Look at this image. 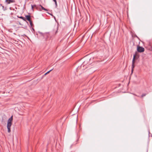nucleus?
Returning <instances> with one entry per match:
<instances>
[{
  "mask_svg": "<svg viewBox=\"0 0 152 152\" xmlns=\"http://www.w3.org/2000/svg\"><path fill=\"white\" fill-rule=\"evenodd\" d=\"M90 59L86 60L84 61L80 66H79L77 68V71L81 73L87 67L86 65L88 64V61Z\"/></svg>",
  "mask_w": 152,
  "mask_h": 152,
  "instance_id": "nucleus-1",
  "label": "nucleus"
},
{
  "mask_svg": "<svg viewBox=\"0 0 152 152\" xmlns=\"http://www.w3.org/2000/svg\"><path fill=\"white\" fill-rule=\"evenodd\" d=\"M39 33L43 37L45 41H47L48 40V39L50 37V34L49 32L45 33L44 34L41 32H39Z\"/></svg>",
  "mask_w": 152,
  "mask_h": 152,
  "instance_id": "nucleus-2",
  "label": "nucleus"
},
{
  "mask_svg": "<svg viewBox=\"0 0 152 152\" xmlns=\"http://www.w3.org/2000/svg\"><path fill=\"white\" fill-rule=\"evenodd\" d=\"M136 53H137L136 52ZM136 53L134 55L132 61V73L133 71V69L134 68V63H135V60L136 58Z\"/></svg>",
  "mask_w": 152,
  "mask_h": 152,
  "instance_id": "nucleus-3",
  "label": "nucleus"
},
{
  "mask_svg": "<svg viewBox=\"0 0 152 152\" xmlns=\"http://www.w3.org/2000/svg\"><path fill=\"white\" fill-rule=\"evenodd\" d=\"M137 52L139 53H142L144 52L145 49L142 47L137 46Z\"/></svg>",
  "mask_w": 152,
  "mask_h": 152,
  "instance_id": "nucleus-4",
  "label": "nucleus"
},
{
  "mask_svg": "<svg viewBox=\"0 0 152 152\" xmlns=\"http://www.w3.org/2000/svg\"><path fill=\"white\" fill-rule=\"evenodd\" d=\"M12 125V122H7V127L8 132H10L11 131L10 127Z\"/></svg>",
  "mask_w": 152,
  "mask_h": 152,
  "instance_id": "nucleus-5",
  "label": "nucleus"
},
{
  "mask_svg": "<svg viewBox=\"0 0 152 152\" xmlns=\"http://www.w3.org/2000/svg\"><path fill=\"white\" fill-rule=\"evenodd\" d=\"M15 0H5V2H6L7 4H8L11 3L15 2Z\"/></svg>",
  "mask_w": 152,
  "mask_h": 152,
  "instance_id": "nucleus-6",
  "label": "nucleus"
},
{
  "mask_svg": "<svg viewBox=\"0 0 152 152\" xmlns=\"http://www.w3.org/2000/svg\"><path fill=\"white\" fill-rule=\"evenodd\" d=\"M26 20H28L29 22L31 21V15H28L25 16Z\"/></svg>",
  "mask_w": 152,
  "mask_h": 152,
  "instance_id": "nucleus-7",
  "label": "nucleus"
},
{
  "mask_svg": "<svg viewBox=\"0 0 152 152\" xmlns=\"http://www.w3.org/2000/svg\"><path fill=\"white\" fill-rule=\"evenodd\" d=\"M12 117H13V116L12 115L9 119L7 122H12V121L13 120Z\"/></svg>",
  "mask_w": 152,
  "mask_h": 152,
  "instance_id": "nucleus-8",
  "label": "nucleus"
},
{
  "mask_svg": "<svg viewBox=\"0 0 152 152\" xmlns=\"http://www.w3.org/2000/svg\"><path fill=\"white\" fill-rule=\"evenodd\" d=\"M18 17L20 18V19H22V20H23L25 21H26V19L25 18L23 17V16H20V17H19L18 16Z\"/></svg>",
  "mask_w": 152,
  "mask_h": 152,
  "instance_id": "nucleus-9",
  "label": "nucleus"
},
{
  "mask_svg": "<svg viewBox=\"0 0 152 152\" xmlns=\"http://www.w3.org/2000/svg\"><path fill=\"white\" fill-rule=\"evenodd\" d=\"M39 6L41 7L42 10H43L45 11H48V10L47 9H46V8L44 7L41 5H40Z\"/></svg>",
  "mask_w": 152,
  "mask_h": 152,
  "instance_id": "nucleus-10",
  "label": "nucleus"
},
{
  "mask_svg": "<svg viewBox=\"0 0 152 152\" xmlns=\"http://www.w3.org/2000/svg\"><path fill=\"white\" fill-rule=\"evenodd\" d=\"M29 22H30V28H31V27L32 28L33 26L34 25L33 24V23H32V22L31 21H29Z\"/></svg>",
  "mask_w": 152,
  "mask_h": 152,
  "instance_id": "nucleus-11",
  "label": "nucleus"
},
{
  "mask_svg": "<svg viewBox=\"0 0 152 152\" xmlns=\"http://www.w3.org/2000/svg\"><path fill=\"white\" fill-rule=\"evenodd\" d=\"M53 70V69H52L51 70H49V71H48V72H46L45 73V74L44 75V76H45V75H46L47 74H48L49 73V72H50L51 71H52V70Z\"/></svg>",
  "mask_w": 152,
  "mask_h": 152,
  "instance_id": "nucleus-12",
  "label": "nucleus"
},
{
  "mask_svg": "<svg viewBox=\"0 0 152 152\" xmlns=\"http://www.w3.org/2000/svg\"><path fill=\"white\" fill-rule=\"evenodd\" d=\"M0 5L1 6H2V9L4 10H7L6 7H5L4 9V6H2V4H0Z\"/></svg>",
  "mask_w": 152,
  "mask_h": 152,
  "instance_id": "nucleus-13",
  "label": "nucleus"
},
{
  "mask_svg": "<svg viewBox=\"0 0 152 152\" xmlns=\"http://www.w3.org/2000/svg\"><path fill=\"white\" fill-rule=\"evenodd\" d=\"M146 94H143L141 95V98H142L143 96H145Z\"/></svg>",
  "mask_w": 152,
  "mask_h": 152,
  "instance_id": "nucleus-14",
  "label": "nucleus"
},
{
  "mask_svg": "<svg viewBox=\"0 0 152 152\" xmlns=\"http://www.w3.org/2000/svg\"><path fill=\"white\" fill-rule=\"evenodd\" d=\"M55 3V4L56 5V7H57V2L56 1V0L55 1H54Z\"/></svg>",
  "mask_w": 152,
  "mask_h": 152,
  "instance_id": "nucleus-15",
  "label": "nucleus"
},
{
  "mask_svg": "<svg viewBox=\"0 0 152 152\" xmlns=\"http://www.w3.org/2000/svg\"><path fill=\"white\" fill-rule=\"evenodd\" d=\"M34 6H33V5H31V9L33 11H34Z\"/></svg>",
  "mask_w": 152,
  "mask_h": 152,
  "instance_id": "nucleus-16",
  "label": "nucleus"
},
{
  "mask_svg": "<svg viewBox=\"0 0 152 152\" xmlns=\"http://www.w3.org/2000/svg\"><path fill=\"white\" fill-rule=\"evenodd\" d=\"M33 6H34V7H35L37 9V7L36 5H33Z\"/></svg>",
  "mask_w": 152,
  "mask_h": 152,
  "instance_id": "nucleus-17",
  "label": "nucleus"
},
{
  "mask_svg": "<svg viewBox=\"0 0 152 152\" xmlns=\"http://www.w3.org/2000/svg\"><path fill=\"white\" fill-rule=\"evenodd\" d=\"M58 27H57V28L56 31L55 33V34H56L58 32Z\"/></svg>",
  "mask_w": 152,
  "mask_h": 152,
  "instance_id": "nucleus-18",
  "label": "nucleus"
},
{
  "mask_svg": "<svg viewBox=\"0 0 152 152\" xmlns=\"http://www.w3.org/2000/svg\"><path fill=\"white\" fill-rule=\"evenodd\" d=\"M47 13H48V14H50V15H51V16H53V15L52 14L50 13H49V12H47Z\"/></svg>",
  "mask_w": 152,
  "mask_h": 152,
  "instance_id": "nucleus-19",
  "label": "nucleus"
},
{
  "mask_svg": "<svg viewBox=\"0 0 152 152\" xmlns=\"http://www.w3.org/2000/svg\"><path fill=\"white\" fill-rule=\"evenodd\" d=\"M32 30H33V31H34V29L33 28V27L31 28Z\"/></svg>",
  "mask_w": 152,
  "mask_h": 152,
  "instance_id": "nucleus-20",
  "label": "nucleus"
},
{
  "mask_svg": "<svg viewBox=\"0 0 152 152\" xmlns=\"http://www.w3.org/2000/svg\"><path fill=\"white\" fill-rule=\"evenodd\" d=\"M29 0H25L26 2H28V1Z\"/></svg>",
  "mask_w": 152,
  "mask_h": 152,
  "instance_id": "nucleus-21",
  "label": "nucleus"
},
{
  "mask_svg": "<svg viewBox=\"0 0 152 152\" xmlns=\"http://www.w3.org/2000/svg\"><path fill=\"white\" fill-rule=\"evenodd\" d=\"M54 19L55 20H56V18L54 16Z\"/></svg>",
  "mask_w": 152,
  "mask_h": 152,
  "instance_id": "nucleus-22",
  "label": "nucleus"
},
{
  "mask_svg": "<svg viewBox=\"0 0 152 152\" xmlns=\"http://www.w3.org/2000/svg\"><path fill=\"white\" fill-rule=\"evenodd\" d=\"M151 50L152 51V47H151Z\"/></svg>",
  "mask_w": 152,
  "mask_h": 152,
  "instance_id": "nucleus-23",
  "label": "nucleus"
},
{
  "mask_svg": "<svg viewBox=\"0 0 152 152\" xmlns=\"http://www.w3.org/2000/svg\"><path fill=\"white\" fill-rule=\"evenodd\" d=\"M53 0V1H56V0Z\"/></svg>",
  "mask_w": 152,
  "mask_h": 152,
  "instance_id": "nucleus-24",
  "label": "nucleus"
},
{
  "mask_svg": "<svg viewBox=\"0 0 152 152\" xmlns=\"http://www.w3.org/2000/svg\"><path fill=\"white\" fill-rule=\"evenodd\" d=\"M134 95H135V96H137V95H136V94H134Z\"/></svg>",
  "mask_w": 152,
  "mask_h": 152,
  "instance_id": "nucleus-25",
  "label": "nucleus"
},
{
  "mask_svg": "<svg viewBox=\"0 0 152 152\" xmlns=\"http://www.w3.org/2000/svg\"><path fill=\"white\" fill-rule=\"evenodd\" d=\"M136 37H137V38H138V37H137V36H136Z\"/></svg>",
  "mask_w": 152,
  "mask_h": 152,
  "instance_id": "nucleus-26",
  "label": "nucleus"
},
{
  "mask_svg": "<svg viewBox=\"0 0 152 152\" xmlns=\"http://www.w3.org/2000/svg\"><path fill=\"white\" fill-rule=\"evenodd\" d=\"M40 11H41V9H40Z\"/></svg>",
  "mask_w": 152,
  "mask_h": 152,
  "instance_id": "nucleus-27",
  "label": "nucleus"
}]
</instances>
